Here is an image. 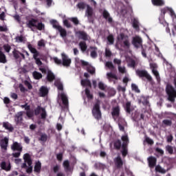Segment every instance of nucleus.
Segmentation results:
<instances>
[{"label": "nucleus", "instance_id": "53", "mask_svg": "<svg viewBox=\"0 0 176 176\" xmlns=\"http://www.w3.org/2000/svg\"><path fill=\"white\" fill-rule=\"evenodd\" d=\"M70 20L74 23V25H78L79 24V19L77 17H72Z\"/></svg>", "mask_w": 176, "mask_h": 176}, {"label": "nucleus", "instance_id": "56", "mask_svg": "<svg viewBox=\"0 0 176 176\" xmlns=\"http://www.w3.org/2000/svg\"><path fill=\"white\" fill-rule=\"evenodd\" d=\"M145 141L146 142H147V144H148V145H153V144H155V142H153V140L149 138L148 137H146L145 138Z\"/></svg>", "mask_w": 176, "mask_h": 176}, {"label": "nucleus", "instance_id": "5", "mask_svg": "<svg viewBox=\"0 0 176 176\" xmlns=\"http://www.w3.org/2000/svg\"><path fill=\"white\" fill-rule=\"evenodd\" d=\"M28 25L29 28H31L32 31H35V30H34V27L40 31L42 30V28H43V23H39L34 19L30 21Z\"/></svg>", "mask_w": 176, "mask_h": 176}, {"label": "nucleus", "instance_id": "10", "mask_svg": "<svg viewBox=\"0 0 176 176\" xmlns=\"http://www.w3.org/2000/svg\"><path fill=\"white\" fill-rule=\"evenodd\" d=\"M62 57V65L63 67H69L71 65V63H72V60L69 57H68V55L65 54V53L61 54Z\"/></svg>", "mask_w": 176, "mask_h": 176}, {"label": "nucleus", "instance_id": "52", "mask_svg": "<svg viewBox=\"0 0 176 176\" xmlns=\"http://www.w3.org/2000/svg\"><path fill=\"white\" fill-rule=\"evenodd\" d=\"M106 67H107V68H109V69H115V66L113 65L112 62H109V61L107 62Z\"/></svg>", "mask_w": 176, "mask_h": 176}, {"label": "nucleus", "instance_id": "48", "mask_svg": "<svg viewBox=\"0 0 176 176\" xmlns=\"http://www.w3.org/2000/svg\"><path fill=\"white\" fill-rule=\"evenodd\" d=\"M53 60L54 61L55 64H57V65H63V60L57 57H54Z\"/></svg>", "mask_w": 176, "mask_h": 176}, {"label": "nucleus", "instance_id": "2", "mask_svg": "<svg viewBox=\"0 0 176 176\" xmlns=\"http://www.w3.org/2000/svg\"><path fill=\"white\" fill-rule=\"evenodd\" d=\"M92 115L96 119V120H100L102 118L101 109L100 107V101H97L92 109Z\"/></svg>", "mask_w": 176, "mask_h": 176}, {"label": "nucleus", "instance_id": "8", "mask_svg": "<svg viewBox=\"0 0 176 176\" xmlns=\"http://www.w3.org/2000/svg\"><path fill=\"white\" fill-rule=\"evenodd\" d=\"M132 45L135 47V49H140V47H144L142 45V38L141 37L136 36L132 39Z\"/></svg>", "mask_w": 176, "mask_h": 176}, {"label": "nucleus", "instance_id": "32", "mask_svg": "<svg viewBox=\"0 0 176 176\" xmlns=\"http://www.w3.org/2000/svg\"><path fill=\"white\" fill-rule=\"evenodd\" d=\"M54 86L57 87L58 90H64V87L63 86V83L60 80H56L54 82Z\"/></svg>", "mask_w": 176, "mask_h": 176}, {"label": "nucleus", "instance_id": "51", "mask_svg": "<svg viewBox=\"0 0 176 176\" xmlns=\"http://www.w3.org/2000/svg\"><path fill=\"white\" fill-rule=\"evenodd\" d=\"M77 8L83 10L86 8V3L84 2H80L77 4Z\"/></svg>", "mask_w": 176, "mask_h": 176}, {"label": "nucleus", "instance_id": "35", "mask_svg": "<svg viewBox=\"0 0 176 176\" xmlns=\"http://www.w3.org/2000/svg\"><path fill=\"white\" fill-rule=\"evenodd\" d=\"M6 56L2 52V48H0V63L5 64L6 63Z\"/></svg>", "mask_w": 176, "mask_h": 176}, {"label": "nucleus", "instance_id": "50", "mask_svg": "<svg viewBox=\"0 0 176 176\" xmlns=\"http://www.w3.org/2000/svg\"><path fill=\"white\" fill-rule=\"evenodd\" d=\"M33 76L34 79H41L42 78V74L38 72H33Z\"/></svg>", "mask_w": 176, "mask_h": 176}, {"label": "nucleus", "instance_id": "64", "mask_svg": "<svg viewBox=\"0 0 176 176\" xmlns=\"http://www.w3.org/2000/svg\"><path fill=\"white\" fill-rule=\"evenodd\" d=\"M118 71L120 74H125L126 73V68L118 66Z\"/></svg>", "mask_w": 176, "mask_h": 176}, {"label": "nucleus", "instance_id": "23", "mask_svg": "<svg viewBox=\"0 0 176 176\" xmlns=\"http://www.w3.org/2000/svg\"><path fill=\"white\" fill-rule=\"evenodd\" d=\"M28 47L29 50H30L31 53H32L34 54L33 55L34 58H36V57H38V56L39 55V53H38V51L36 50V49L33 47L31 44H29L28 45Z\"/></svg>", "mask_w": 176, "mask_h": 176}, {"label": "nucleus", "instance_id": "21", "mask_svg": "<svg viewBox=\"0 0 176 176\" xmlns=\"http://www.w3.org/2000/svg\"><path fill=\"white\" fill-rule=\"evenodd\" d=\"M11 149L12 151H17L18 152H22L23 146L20 143L14 142L13 144L11 145Z\"/></svg>", "mask_w": 176, "mask_h": 176}, {"label": "nucleus", "instance_id": "31", "mask_svg": "<svg viewBox=\"0 0 176 176\" xmlns=\"http://www.w3.org/2000/svg\"><path fill=\"white\" fill-rule=\"evenodd\" d=\"M151 2L154 6H164V1L163 0H151Z\"/></svg>", "mask_w": 176, "mask_h": 176}, {"label": "nucleus", "instance_id": "37", "mask_svg": "<svg viewBox=\"0 0 176 176\" xmlns=\"http://www.w3.org/2000/svg\"><path fill=\"white\" fill-rule=\"evenodd\" d=\"M131 102H127L125 104L124 109L126 113H131Z\"/></svg>", "mask_w": 176, "mask_h": 176}, {"label": "nucleus", "instance_id": "38", "mask_svg": "<svg viewBox=\"0 0 176 176\" xmlns=\"http://www.w3.org/2000/svg\"><path fill=\"white\" fill-rule=\"evenodd\" d=\"M81 85L91 88V82H90V80L87 79L81 80Z\"/></svg>", "mask_w": 176, "mask_h": 176}, {"label": "nucleus", "instance_id": "34", "mask_svg": "<svg viewBox=\"0 0 176 176\" xmlns=\"http://www.w3.org/2000/svg\"><path fill=\"white\" fill-rule=\"evenodd\" d=\"M50 23H51L53 28H55V30H58L60 29V28L61 27L58 24V22L56 20H55V19L51 20Z\"/></svg>", "mask_w": 176, "mask_h": 176}, {"label": "nucleus", "instance_id": "41", "mask_svg": "<svg viewBox=\"0 0 176 176\" xmlns=\"http://www.w3.org/2000/svg\"><path fill=\"white\" fill-rule=\"evenodd\" d=\"M91 50H94L91 52V57H92V58H96L97 57V52L96 50H97V47H90Z\"/></svg>", "mask_w": 176, "mask_h": 176}, {"label": "nucleus", "instance_id": "24", "mask_svg": "<svg viewBox=\"0 0 176 176\" xmlns=\"http://www.w3.org/2000/svg\"><path fill=\"white\" fill-rule=\"evenodd\" d=\"M21 107L24 108L27 111L26 115L28 118H32L34 116V113L30 111V107L28 104L21 105Z\"/></svg>", "mask_w": 176, "mask_h": 176}, {"label": "nucleus", "instance_id": "43", "mask_svg": "<svg viewBox=\"0 0 176 176\" xmlns=\"http://www.w3.org/2000/svg\"><path fill=\"white\" fill-rule=\"evenodd\" d=\"M85 94L88 100H93L94 98L93 94L90 93V89H89V88L85 89Z\"/></svg>", "mask_w": 176, "mask_h": 176}, {"label": "nucleus", "instance_id": "25", "mask_svg": "<svg viewBox=\"0 0 176 176\" xmlns=\"http://www.w3.org/2000/svg\"><path fill=\"white\" fill-rule=\"evenodd\" d=\"M39 113L41 115V118L45 119V110L41 107H38L35 110L36 115H39Z\"/></svg>", "mask_w": 176, "mask_h": 176}, {"label": "nucleus", "instance_id": "46", "mask_svg": "<svg viewBox=\"0 0 176 176\" xmlns=\"http://www.w3.org/2000/svg\"><path fill=\"white\" fill-rule=\"evenodd\" d=\"M63 166L65 171H69V161L65 160L63 162Z\"/></svg>", "mask_w": 176, "mask_h": 176}, {"label": "nucleus", "instance_id": "15", "mask_svg": "<svg viewBox=\"0 0 176 176\" xmlns=\"http://www.w3.org/2000/svg\"><path fill=\"white\" fill-rule=\"evenodd\" d=\"M167 12H170V16H171L173 19H176L175 12H174V10H173L172 8L164 7V8L161 9V13L164 14H164H166Z\"/></svg>", "mask_w": 176, "mask_h": 176}, {"label": "nucleus", "instance_id": "33", "mask_svg": "<svg viewBox=\"0 0 176 176\" xmlns=\"http://www.w3.org/2000/svg\"><path fill=\"white\" fill-rule=\"evenodd\" d=\"M1 168H2V170L9 171L10 170V164H6V162H3L1 164Z\"/></svg>", "mask_w": 176, "mask_h": 176}, {"label": "nucleus", "instance_id": "47", "mask_svg": "<svg viewBox=\"0 0 176 176\" xmlns=\"http://www.w3.org/2000/svg\"><path fill=\"white\" fill-rule=\"evenodd\" d=\"M87 71L91 75H93L94 74H96V69H94V67H91V66H88L87 67Z\"/></svg>", "mask_w": 176, "mask_h": 176}, {"label": "nucleus", "instance_id": "57", "mask_svg": "<svg viewBox=\"0 0 176 176\" xmlns=\"http://www.w3.org/2000/svg\"><path fill=\"white\" fill-rule=\"evenodd\" d=\"M39 96L41 97H45V87H41L39 89Z\"/></svg>", "mask_w": 176, "mask_h": 176}, {"label": "nucleus", "instance_id": "18", "mask_svg": "<svg viewBox=\"0 0 176 176\" xmlns=\"http://www.w3.org/2000/svg\"><path fill=\"white\" fill-rule=\"evenodd\" d=\"M107 78L108 79L109 82H113L114 85H116V80H118V76H116V74H115L112 72L107 73ZM112 79H115L116 80H113Z\"/></svg>", "mask_w": 176, "mask_h": 176}, {"label": "nucleus", "instance_id": "49", "mask_svg": "<svg viewBox=\"0 0 176 176\" xmlns=\"http://www.w3.org/2000/svg\"><path fill=\"white\" fill-rule=\"evenodd\" d=\"M34 171L39 173L41 171V162H36L34 166Z\"/></svg>", "mask_w": 176, "mask_h": 176}, {"label": "nucleus", "instance_id": "39", "mask_svg": "<svg viewBox=\"0 0 176 176\" xmlns=\"http://www.w3.org/2000/svg\"><path fill=\"white\" fill-rule=\"evenodd\" d=\"M122 141H120V140H117L114 142V148L117 149V151H119V149L122 148Z\"/></svg>", "mask_w": 176, "mask_h": 176}, {"label": "nucleus", "instance_id": "12", "mask_svg": "<svg viewBox=\"0 0 176 176\" xmlns=\"http://www.w3.org/2000/svg\"><path fill=\"white\" fill-rule=\"evenodd\" d=\"M113 162H114L115 167L116 168H117V170H120V168H123V164H124L123 160H122V157H120V155L115 157L113 159Z\"/></svg>", "mask_w": 176, "mask_h": 176}, {"label": "nucleus", "instance_id": "3", "mask_svg": "<svg viewBox=\"0 0 176 176\" xmlns=\"http://www.w3.org/2000/svg\"><path fill=\"white\" fill-rule=\"evenodd\" d=\"M135 74L137 76H139L141 79L146 78L148 82H152L153 80L152 76L148 74V71L146 70L137 69Z\"/></svg>", "mask_w": 176, "mask_h": 176}, {"label": "nucleus", "instance_id": "42", "mask_svg": "<svg viewBox=\"0 0 176 176\" xmlns=\"http://www.w3.org/2000/svg\"><path fill=\"white\" fill-rule=\"evenodd\" d=\"M122 151L121 153L123 157H126L129 153V151L127 150V146H122Z\"/></svg>", "mask_w": 176, "mask_h": 176}, {"label": "nucleus", "instance_id": "44", "mask_svg": "<svg viewBox=\"0 0 176 176\" xmlns=\"http://www.w3.org/2000/svg\"><path fill=\"white\" fill-rule=\"evenodd\" d=\"M155 171H157V173H161L162 174H166V170H164V168H162V166H160V165H157L155 167Z\"/></svg>", "mask_w": 176, "mask_h": 176}, {"label": "nucleus", "instance_id": "13", "mask_svg": "<svg viewBox=\"0 0 176 176\" xmlns=\"http://www.w3.org/2000/svg\"><path fill=\"white\" fill-rule=\"evenodd\" d=\"M78 39H82V42H86V41H89V36L87 35V33L85 31L79 30L76 32Z\"/></svg>", "mask_w": 176, "mask_h": 176}, {"label": "nucleus", "instance_id": "7", "mask_svg": "<svg viewBox=\"0 0 176 176\" xmlns=\"http://www.w3.org/2000/svg\"><path fill=\"white\" fill-rule=\"evenodd\" d=\"M150 68L152 70V73L155 76L157 82L160 83V75L157 72V65L156 63H150Z\"/></svg>", "mask_w": 176, "mask_h": 176}, {"label": "nucleus", "instance_id": "4", "mask_svg": "<svg viewBox=\"0 0 176 176\" xmlns=\"http://www.w3.org/2000/svg\"><path fill=\"white\" fill-rule=\"evenodd\" d=\"M23 160L25 163H28V167L26 168V173L28 174H30V173H32V160H31V156L28 153H25L23 155Z\"/></svg>", "mask_w": 176, "mask_h": 176}, {"label": "nucleus", "instance_id": "63", "mask_svg": "<svg viewBox=\"0 0 176 176\" xmlns=\"http://www.w3.org/2000/svg\"><path fill=\"white\" fill-rule=\"evenodd\" d=\"M98 87L100 90H105V85L102 83V82H100L98 83Z\"/></svg>", "mask_w": 176, "mask_h": 176}, {"label": "nucleus", "instance_id": "45", "mask_svg": "<svg viewBox=\"0 0 176 176\" xmlns=\"http://www.w3.org/2000/svg\"><path fill=\"white\" fill-rule=\"evenodd\" d=\"M107 41H108L109 45H113V43L115 42V38H113V34H109L107 36Z\"/></svg>", "mask_w": 176, "mask_h": 176}, {"label": "nucleus", "instance_id": "27", "mask_svg": "<svg viewBox=\"0 0 176 176\" xmlns=\"http://www.w3.org/2000/svg\"><path fill=\"white\" fill-rule=\"evenodd\" d=\"M23 113H24V112L19 111L16 115V116H15V122H16L17 124H19L21 122H22V120H23Z\"/></svg>", "mask_w": 176, "mask_h": 176}, {"label": "nucleus", "instance_id": "62", "mask_svg": "<svg viewBox=\"0 0 176 176\" xmlns=\"http://www.w3.org/2000/svg\"><path fill=\"white\" fill-rule=\"evenodd\" d=\"M56 159L58 160V162L63 161V153H58L56 155Z\"/></svg>", "mask_w": 176, "mask_h": 176}, {"label": "nucleus", "instance_id": "14", "mask_svg": "<svg viewBox=\"0 0 176 176\" xmlns=\"http://www.w3.org/2000/svg\"><path fill=\"white\" fill-rule=\"evenodd\" d=\"M120 39L121 41H124V47H126V49H130V41H129V36L124 35V34L121 33L120 34Z\"/></svg>", "mask_w": 176, "mask_h": 176}, {"label": "nucleus", "instance_id": "20", "mask_svg": "<svg viewBox=\"0 0 176 176\" xmlns=\"http://www.w3.org/2000/svg\"><path fill=\"white\" fill-rule=\"evenodd\" d=\"M147 160L148 162V166L151 168H153V167H155V166H156V163L157 162V159H156V157H155L153 156H150L148 157Z\"/></svg>", "mask_w": 176, "mask_h": 176}, {"label": "nucleus", "instance_id": "17", "mask_svg": "<svg viewBox=\"0 0 176 176\" xmlns=\"http://www.w3.org/2000/svg\"><path fill=\"white\" fill-rule=\"evenodd\" d=\"M60 98L62 100V102L63 104V107L65 109H68L69 107V102H68V97L64 93L60 94Z\"/></svg>", "mask_w": 176, "mask_h": 176}, {"label": "nucleus", "instance_id": "54", "mask_svg": "<svg viewBox=\"0 0 176 176\" xmlns=\"http://www.w3.org/2000/svg\"><path fill=\"white\" fill-rule=\"evenodd\" d=\"M131 89L133 90V91H135L136 93H140V89H138V86L135 84L131 85Z\"/></svg>", "mask_w": 176, "mask_h": 176}, {"label": "nucleus", "instance_id": "9", "mask_svg": "<svg viewBox=\"0 0 176 176\" xmlns=\"http://www.w3.org/2000/svg\"><path fill=\"white\" fill-rule=\"evenodd\" d=\"M45 74H47L46 79L48 82H52L56 80V75H54V73L49 69L48 67H45Z\"/></svg>", "mask_w": 176, "mask_h": 176}, {"label": "nucleus", "instance_id": "59", "mask_svg": "<svg viewBox=\"0 0 176 176\" xmlns=\"http://www.w3.org/2000/svg\"><path fill=\"white\" fill-rule=\"evenodd\" d=\"M60 168H61V167L60 166V165H56L55 166L53 167V171L55 174H57V173L58 171H60Z\"/></svg>", "mask_w": 176, "mask_h": 176}, {"label": "nucleus", "instance_id": "6", "mask_svg": "<svg viewBox=\"0 0 176 176\" xmlns=\"http://www.w3.org/2000/svg\"><path fill=\"white\" fill-rule=\"evenodd\" d=\"M12 53L15 58H20V56L22 57L23 60L25 59V56L26 57H30V54L25 50H22V52H20L15 50L13 51Z\"/></svg>", "mask_w": 176, "mask_h": 176}, {"label": "nucleus", "instance_id": "30", "mask_svg": "<svg viewBox=\"0 0 176 176\" xmlns=\"http://www.w3.org/2000/svg\"><path fill=\"white\" fill-rule=\"evenodd\" d=\"M15 41L17 43H25V42H27V38L23 36H17L15 38Z\"/></svg>", "mask_w": 176, "mask_h": 176}, {"label": "nucleus", "instance_id": "61", "mask_svg": "<svg viewBox=\"0 0 176 176\" xmlns=\"http://www.w3.org/2000/svg\"><path fill=\"white\" fill-rule=\"evenodd\" d=\"M129 67H131V68H135V60L133 59H131L129 64Z\"/></svg>", "mask_w": 176, "mask_h": 176}, {"label": "nucleus", "instance_id": "29", "mask_svg": "<svg viewBox=\"0 0 176 176\" xmlns=\"http://www.w3.org/2000/svg\"><path fill=\"white\" fill-rule=\"evenodd\" d=\"M121 140L123 142L122 144V146H127V145H129V135H122L121 137Z\"/></svg>", "mask_w": 176, "mask_h": 176}, {"label": "nucleus", "instance_id": "36", "mask_svg": "<svg viewBox=\"0 0 176 176\" xmlns=\"http://www.w3.org/2000/svg\"><path fill=\"white\" fill-rule=\"evenodd\" d=\"M174 149H175V147L170 145H167L166 146V151L169 153V155H174Z\"/></svg>", "mask_w": 176, "mask_h": 176}, {"label": "nucleus", "instance_id": "11", "mask_svg": "<svg viewBox=\"0 0 176 176\" xmlns=\"http://www.w3.org/2000/svg\"><path fill=\"white\" fill-rule=\"evenodd\" d=\"M87 17L89 21V23H92V24L94 23V19L93 18V14H94V11L90 6H87Z\"/></svg>", "mask_w": 176, "mask_h": 176}, {"label": "nucleus", "instance_id": "22", "mask_svg": "<svg viewBox=\"0 0 176 176\" xmlns=\"http://www.w3.org/2000/svg\"><path fill=\"white\" fill-rule=\"evenodd\" d=\"M102 16H103L104 19H105V20H107V21H108V23H109V24H112V23H113V19H112V17H111L109 12H108V11H107V10H104L102 12Z\"/></svg>", "mask_w": 176, "mask_h": 176}, {"label": "nucleus", "instance_id": "26", "mask_svg": "<svg viewBox=\"0 0 176 176\" xmlns=\"http://www.w3.org/2000/svg\"><path fill=\"white\" fill-rule=\"evenodd\" d=\"M78 46L82 53H85V52L87 50V44H86V41H80Z\"/></svg>", "mask_w": 176, "mask_h": 176}, {"label": "nucleus", "instance_id": "60", "mask_svg": "<svg viewBox=\"0 0 176 176\" xmlns=\"http://www.w3.org/2000/svg\"><path fill=\"white\" fill-rule=\"evenodd\" d=\"M63 24H64V25H65V27H67V28H71L72 27V25H71L69 21H68V20H67V19H65L63 21Z\"/></svg>", "mask_w": 176, "mask_h": 176}, {"label": "nucleus", "instance_id": "58", "mask_svg": "<svg viewBox=\"0 0 176 176\" xmlns=\"http://www.w3.org/2000/svg\"><path fill=\"white\" fill-rule=\"evenodd\" d=\"M112 56V52L110 49L106 48L105 50V57H111Z\"/></svg>", "mask_w": 176, "mask_h": 176}, {"label": "nucleus", "instance_id": "19", "mask_svg": "<svg viewBox=\"0 0 176 176\" xmlns=\"http://www.w3.org/2000/svg\"><path fill=\"white\" fill-rule=\"evenodd\" d=\"M120 115V107L119 106L115 107L113 108L111 111V116L114 120L116 119Z\"/></svg>", "mask_w": 176, "mask_h": 176}, {"label": "nucleus", "instance_id": "1", "mask_svg": "<svg viewBox=\"0 0 176 176\" xmlns=\"http://www.w3.org/2000/svg\"><path fill=\"white\" fill-rule=\"evenodd\" d=\"M165 91L168 96L167 100L170 102H175L176 89L171 84H166Z\"/></svg>", "mask_w": 176, "mask_h": 176}, {"label": "nucleus", "instance_id": "16", "mask_svg": "<svg viewBox=\"0 0 176 176\" xmlns=\"http://www.w3.org/2000/svg\"><path fill=\"white\" fill-rule=\"evenodd\" d=\"M8 144H9V138L6 137L1 139L0 142L1 149H3V151H7Z\"/></svg>", "mask_w": 176, "mask_h": 176}, {"label": "nucleus", "instance_id": "40", "mask_svg": "<svg viewBox=\"0 0 176 176\" xmlns=\"http://www.w3.org/2000/svg\"><path fill=\"white\" fill-rule=\"evenodd\" d=\"M58 31L60 32L62 38H65V36H67V30L63 28V27L60 26Z\"/></svg>", "mask_w": 176, "mask_h": 176}, {"label": "nucleus", "instance_id": "55", "mask_svg": "<svg viewBox=\"0 0 176 176\" xmlns=\"http://www.w3.org/2000/svg\"><path fill=\"white\" fill-rule=\"evenodd\" d=\"M162 123L165 124V126H171L173 124V122L170 120H164Z\"/></svg>", "mask_w": 176, "mask_h": 176}, {"label": "nucleus", "instance_id": "28", "mask_svg": "<svg viewBox=\"0 0 176 176\" xmlns=\"http://www.w3.org/2000/svg\"><path fill=\"white\" fill-rule=\"evenodd\" d=\"M3 127H4L6 130H8V131H10V132H12L13 131V130H14V128H13V126H12L9 122H3Z\"/></svg>", "mask_w": 176, "mask_h": 176}]
</instances>
